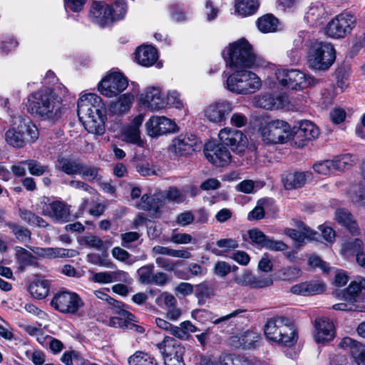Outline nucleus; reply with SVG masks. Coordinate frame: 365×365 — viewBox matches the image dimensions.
I'll return each instance as SVG.
<instances>
[{"instance_id": "nucleus-1", "label": "nucleus", "mask_w": 365, "mask_h": 365, "mask_svg": "<svg viewBox=\"0 0 365 365\" xmlns=\"http://www.w3.org/2000/svg\"><path fill=\"white\" fill-rule=\"evenodd\" d=\"M57 93L54 89H40L28 96L26 106L29 113L43 120L56 122L63 114L62 97L67 93L65 87Z\"/></svg>"}, {"instance_id": "nucleus-2", "label": "nucleus", "mask_w": 365, "mask_h": 365, "mask_svg": "<svg viewBox=\"0 0 365 365\" xmlns=\"http://www.w3.org/2000/svg\"><path fill=\"white\" fill-rule=\"evenodd\" d=\"M78 115L88 133L98 135L104 133L106 108L100 96L95 93L81 96L78 101Z\"/></svg>"}, {"instance_id": "nucleus-3", "label": "nucleus", "mask_w": 365, "mask_h": 365, "mask_svg": "<svg viewBox=\"0 0 365 365\" xmlns=\"http://www.w3.org/2000/svg\"><path fill=\"white\" fill-rule=\"evenodd\" d=\"M223 57L229 68H254L261 64V60L245 38L230 43L224 50Z\"/></svg>"}, {"instance_id": "nucleus-4", "label": "nucleus", "mask_w": 365, "mask_h": 365, "mask_svg": "<svg viewBox=\"0 0 365 365\" xmlns=\"http://www.w3.org/2000/svg\"><path fill=\"white\" fill-rule=\"evenodd\" d=\"M264 331L268 340L291 347L297 341V332L292 321L285 317H275L267 320Z\"/></svg>"}, {"instance_id": "nucleus-5", "label": "nucleus", "mask_w": 365, "mask_h": 365, "mask_svg": "<svg viewBox=\"0 0 365 365\" xmlns=\"http://www.w3.org/2000/svg\"><path fill=\"white\" fill-rule=\"evenodd\" d=\"M252 68H230L225 88L235 94L247 95L257 92L262 86V81Z\"/></svg>"}, {"instance_id": "nucleus-6", "label": "nucleus", "mask_w": 365, "mask_h": 365, "mask_svg": "<svg viewBox=\"0 0 365 365\" xmlns=\"http://www.w3.org/2000/svg\"><path fill=\"white\" fill-rule=\"evenodd\" d=\"M307 58L308 66L311 69L326 71L334 63L336 52L331 43L312 40L307 44Z\"/></svg>"}, {"instance_id": "nucleus-7", "label": "nucleus", "mask_w": 365, "mask_h": 365, "mask_svg": "<svg viewBox=\"0 0 365 365\" xmlns=\"http://www.w3.org/2000/svg\"><path fill=\"white\" fill-rule=\"evenodd\" d=\"M37 127L28 118H21L19 123L9 129L5 135L8 144L14 148H23L26 143H33L38 138Z\"/></svg>"}, {"instance_id": "nucleus-8", "label": "nucleus", "mask_w": 365, "mask_h": 365, "mask_svg": "<svg viewBox=\"0 0 365 365\" xmlns=\"http://www.w3.org/2000/svg\"><path fill=\"white\" fill-rule=\"evenodd\" d=\"M291 126L282 120H274L262 123L259 133L262 140L267 144L284 143L292 136Z\"/></svg>"}, {"instance_id": "nucleus-9", "label": "nucleus", "mask_w": 365, "mask_h": 365, "mask_svg": "<svg viewBox=\"0 0 365 365\" xmlns=\"http://www.w3.org/2000/svg\"><path fill=\"white\" fill-rule=\"evenodd\" d=\"M276 76L282 86L293 90H303L316 83L314 78L297 69L278 70Z\"/></svg>"}, {"instance_id": "nucleus-10", "label": "nucleus", "mask_w": 365, "mask_h": 365, "mask_svg": "<svg viewBox=\"0 0 365 365\" xmlns=\"http://www.w3.org/2000/svg\"><path fill=\"white\" fill-rule=\"evenodd\" d=\"M51 306L61 313L74 315L84 306V302L76 292L61 291L54 294Z\"/></svg>"}, {"instance_id": "nucleus-11", "label": "nucleus", "mask_w": 365, "mask_h": 365, "mask_svg": "<svg viewBox=\"0 0 365 365\" xmlns=\"http://www.w3.org/2000/svg\"><path fill=\"white\" fill-rule=\"evenodd\" d=\"M356 24V17L350 13H341L330 21L326 26V34L334 38H344L351 32Z\"/></svg>"}, {"instance_id": "nucleus-12", "label": "nucleus", "mask_w": 365, "mask_h": 365, "mask_svg": "<svg viewBox=\"0 0 365 365\" xmlns=\"http://www.w3.org/2000/svg\"><path fill=\"white\" fill-rule=\"evenodd\" d=\"M128 80L122 73L113 72L108 73L98 84L100 93L108 98L118 96L127 87Z\"/></svg>"}, {"instance_id": "nucleus-13", "label": "nucleus", "mask_w": 365, "mask_h": 365, "mask_svg": "<svg viewBox=\"0 0 365 365\" xmlns=\"http://www.w3.org/2000/svg\"><path fill=\"white\" fill-rule=\"evenodd\" d=\"M139 104L150 111H158L166 108L165 99L158 86L145 88L138 96Z\"/></svg>"}, {"instance_id": "nucleus-14", "label": "nucleus", "mask_w": 365, "mask_h": 365, "mask_svg": "<svg viewBox=\"0 0 365 365\" xmlns=\"http://www.w3.org/2000/svg\"><path fill=\"white\" fill-rule=\"evenodd\" d=\"M233 104L227 100H220L210 104L204 110V116L210 122L221 123L226 121L233 110Z\"/></svg>"}, {"instance_id": "nucleus-15", "label": "nucleus", "mask_w": 365, "mask_h": 365, "mask_svg": "<svg viewBox=\"0 0 365 365\" xmlns=\"http://www.w3.org/2000/svg\"><path fill=\"white\" fill-rule=\"evenodd\" d=\"M198 138L193 134H180L173 138L170 150L178 155H187L200 148Z\"/></svg>"}, {"instance_id": "nucleus-16", "label": "nucleus", "mask_w": 365, "mask_h": 365, "mask_svg": "<svg viewBox=\"0 0 365 365\" xmlns=\"http://www.w3.org/2000/svg\"><path fill=\"white\" fill-rule=\"evenodd\" d=\"M147 133L150 137H158L175 130L176 124L165 116L153 115L145 123Z\"/></svg>"}, {"instance_id": "nucleus-17", "label": "nucleus", "mask_w": 365, "mask_h": 365, "mask_svg": "<svg viewBox=\"0 0 365 365\" xmlns=\"http://www.w3.org/2000/svg\"><path fill=\"white\" fill-rule=\"evenodd\" d=\"M153 264H148L140 267L137 270L138 280L143 284L156 285L163 287L168 281L166 273L163 272H154Z\"/></svg>"}, {"instance_id": "nucleus-18", "label": "nucleus", "mask_w": 365, "mask_h": 365, "mask_svg": "<svg viewBox=\"0 0 365 365\" xmlns=\"http://www.w3.org/2000/svg\"><path fill=\"white\" fill-rule=\"evenodd\" d=\"M218 138L220 145L230 147L232 151L244 148L247 141L242 131L229 127L221 129Z\"/></svg>"}, {"instance_id": "nucleus-19", "label": "nucleus", "mask_w": 365, "mask_h": 365, "mask_svg": "<svg viewBox=\"0 0 365 365\" xmlns=\"http://www.w3.org/2000/svg\"><path fill=\"white\" fill-rule=\"evenodd\" d=\"M335 337L333 322L327 317H319L314 321V339L317 344L329 342Z\"/></svg>"}, {"instance_id": "nucleus-20", "label": "nucleus", "mask_w": 365, "mask_h": 365, "mask_svg": "<svg viewBox=\"0 0 365 365\" xmlns=\"http://www.w3.org/2000/svg\"><path fill=\"white\" fill-rule=\"evenodd\" d=\"M89 16L93 22L104 27L113 21L110 6L102 1H94L92 4Z\"/></svg>"}, {"instance_id": "nucleus-21", "label": "nucleus", "mask_w": 365, "mask_h": 365, "mask_svg": "<svg viewBox=\"0 0 365 365\" xmlns=\"http://www.w3.org/2000/svg\"><path fill=\"white\" fill-rule=\"evenodd\" d=\"M41 213L55 221L62 222H66L70 217L69 207L60 201H55L49 204L44 203Z\"/></svg>"}, {"instance_id": "nucleus-22", "label": "nucleus", "mask_w": 365, "mask_h": 365, "mask_svg": "<svg viewBox=\"0 0 365 365\" xmlns=\"http://www.w3.org/2000/svg\"><path fill=\"white\" fill-rule=\"evenodd\" d=\"M204 153L212 164L219 167L228 165L232 158L229 150L222 145H216L212 148H210L209 145H206Z\"/></svg>"}, {"instance_id": "nucleus-23", "label": "nucleus", "mask_w": 365, "mask_h": 365, "mask_svg": "<svg viewBox=\"0 0 365 365\" xmlns=\"http://www.w3.org/2000/svg\"><path fill=\"white\" fill-rule=\"evenodd\" d=\"M125 304L121 302V305L112 307L113 312L118 316L113 317L110 319L108 325L115 328H128L131 322L135 321V317L130 312L125 309Z\"/></svg>"}, {"instance_id": "nucleus-24", "label": "nucleus", "mask_w": 365, "mask_h": 365, "mask_svg": "<svg viewBox=\"0 0 365 365\" xmlns=\"http://www.w3.org/2000/svg\"><path fill=\"white\" fill-rule=\"evenodd\" d=\"M245 311L243 309H236L229 314L214 319L212 313L205 309H199L192 312V316L195 319L199 321L202 324H205L206 322L210 321L215 324H218L221 323H227L230 319L237 317L240 314H242Z\"/></svg>"}, {"instance_id": "nucleus-25", "label": "nucleus", "mask_w": 365, "mask_h": 365, "mask_svg": "<svg viewBox=\"0 0 365 365\" xmlns=\"http://www.w3.org/2000/svg\"><path fill=\"white\" fill-rule=\"evenodd\" d=\"M312 178L310 172H291L284 175L282 182L286 189L291 190L304 186Z\"/></svg>"}, {"instance_id": "nucleus-26", "label": "nucleus", "mask_w": 365, "mask_h": 365, "mask_svg": "<svg viewBox=\"0 0 365 365\" xmlns=\"http://www.w3.org/2000/svg\"><path fill=\"white\" fill-rule=\"evenodd\" d=\"M341 347H350L351 355L356 365H365V345L356 343L350 337L344 338L339 344Z\"/></svg>"}, {"instance_id": "nucleus-27", "label": "nucleus", "mask_w": 365, "mask_h": 365, "mask_svg": "<svg viewBox=\"0 0 365 365\" xmlns=\"http://www.w3.org/2000/svg\"><path fill=\"white\" fill-rule=\"evenodd\" d=\"M325 289V284L319 281L306 282L295 284L291 287V292L300 295H313L322 293Z\"/></svg>"}, {"instance_id": "nucleus-28", "label": "nucleus", "mask_w": 365, "mask_h": 365, "mask_svg": "<svg viewBox=\"0 0 365 365\" xmlns=\"http://www.w3.org/2000/svg\"><path fill=\"white\" fill-rule=\"evenodd\" d=\"M184 354L185 347L180 344L174 343L172 348L166 346L163 352L165 365H185L182 358Z\"/></svg>"}, {"instance_id": "nucleus-29", "label": "nucleus", "mask_w": 365, "mask_h": 365, "mask_svg": "<svg viewBox=\"0 0 365 365\" xmlns=\"http://www.w3.org/2000/svg\"><path fill=\"white\" fill-rule=\"evenodd\" d=\"M81 163L78 159L59 155L56 160V168L68 175L73 176L78 174Z\"/></svg>"}, {"instance_id": "nucleus-30", "label": "nucleus", "mask_w": 365, "mask_h": 365, "mask_svg": "<svg viewBox=\"0 0 365 365\" xmlns=\"http://www.w3.org/2000/svg\"><path fill=\"white\" fill-rule=\"evenodd\" d=\"M256 105L260 108L272 110L279 109L285 105V99L282 96H274L269 93H264L256 98Z\"/></svg>"}, {"instance_id": "nucleus-31", "label": "nucleus", "mask_w": 365, "mask_h": 365, "mask_svg": "<svg viewBox=\"0 0 365 365\" xmlns=\"http://www.w3.org/2000/svg\"><path fill=\"white\" fill-rule=\"evenodd\" d=\"M336 220L341 226L346 228L353 235L360 233L359 225L353 215L345 209H339L335 213Z\"/></svg>"}, {"instance_id": "nucleus-32", "label": "nucleus", "mask_w": 365, "mask_h": 365, "mask_svg": "<svg viewBox=\"0 0 365 365\" xmlns=\"http://www.w3.org/2000/svg\"><path fill=\"white\" fill-rule=\"evenodd\" d=\"M158 58L157 50L150 46H140L135 51L138 63L143 66L153 65Z\"/></svg>"}, {"instance_id": "nucleus-33", "label": "nucleus", "mask_w": 365, "mask_h": 365, "mask_svg": "<svg viewBox=\"0 0 365 365\" xmlns=\"http://www.w3.org/2000/svg\"><path fill=\"white\" fill-rule=\"evenodd\" d=\"M14 250L15 259L17 261L18 269L20 272H24L29 266H37L38 263L36 257L29 251L19 246H16Z\"/></svg>"}, {"instance_id": "nucleus-34", "label": "nucleus", "mask_w": 365, "mask_h": 365, "mask_svg": "<svg viewBox=\"0 0 365 365\" xmlns=\"http://www.w3.org/2000/svg\"><path fill=\"white\" fill-rule=\"evenodd\" d=\"M163 200V194L160 192L155 193L153 195L145 194L138 204V207L145 210L157 211L164 206Z\"/></svg>"}, {"instance_id": "nucleus-35", "label": "nucleus", "mask_w": 365, "mask_h": 365, "mask_svg": "<svg viewBox=\"0 0 365 365\" xmlns=\"http://www.w3.org/2000/svg\"><path fill=\"white\" fill-rule=\"evenodd\" d=\"M134 101L131 93L120 96L117 101L112 102L110 106V111L115 114H123L128 112Z\"/></svg>"}, {"instance_id": "nucleus-36", "label": "nucleus", "mask_w": 365, "mask_h": 365, "mask_svg": "<svg viewBox=\"0 0 365 365\" xmlns=\"http://www.w3.org/2000/svg\"><path fill=\"white\" fill-rule=\"evenodd\" d=\"M325 19L324 9L321 4L312 5L305 15V19L312 26H317Z\"/></svg>"}, {"instance_id": "nucleus-37", "label": "nucleus", "mask_w": 365, "mask_h": 365, "mask_svg": "<svg viewBox=\"0 0 365 365\" xmlns=\"http://www.w3.org/2000/svg\"><path fill=\"white\" fill-rule=\"evenodd\" d=\"M319 128L309 120H303L299 123V129L296 133L297 137L304 138V140H311L318 137Z\"/></svg>"}, {"instance_id": "nucleus-38", "label": "nucleus", "mask_w": 365, "mask_h": 365, "mask_svg": "<svg viewBox=\"0 0 365 365\" xmlns=\"http://www.w3.org/2000/svg\"><path fill=\"white\" fill-rule=\"evenodd\" d=\"M128 365H159L157 359L149 353L136 351L128 359Z\"/></svg>"}, {"instance_id": "nucleus-39", "label": "nucleus", "mask_w": 365, "mask_h": 365, "mask_svg": "<svg viewBox=\"0 0 365 365\" xmlns=\"http://www.w3.org/2000/svg\"><path fill=\"white\" fill-rule=\"evenodd\" d=\"M29 291L35 299H43L49 292L48 281L45 279H37L30 284Z\"/></svg>"}, {"instance_id": "nucleus-40", "label": "nucleus", "mask_w": 365, "mask_h": 365, "mask_svg": "<svg viewBox=\"0 0 365 365\" xmlns=\"http://www.w3.org/2000/svg\"><path fill=\"white\" fill-rule=\"evenodd\" d=\"M152 252L154 255H168L182 259H189L192 257L191 253L187 250H173L160 245L154 246L152 248Z\"/></svg>"}, {"instance_id": "nucleus-41", "label": "nucleus", "mask_w": 365, "mask_h": 365, "mask_svg": "<svg viewBox=\"0 0 365 365\" xmlns=\"http://www.w3.org/2000/svg\"><path fill=\"white\" fill-rule=\"evenodd\" d=\"M284 233L299 243L304 242L306 239L315 240L318 235L317 232L313 231L309 227H304L303 232L294 229L288 228L284 230Z\"/></svg>"}, {"instance_id": "nucleus-42", "label": "nucleus", "mask_w": 365, "mask_h": 365, "mask_svg": "<svg viewBox=\"0 0 365 365\" xmlns=\"http://www.w3.org/2000/svg\"><path fill=\"white\" fill-rule=\"evenodd\" d=\"M341 294L342 298L348 302H356L364 299L360 289V284L357 281L351 282Z\"/></svg>"}, {"instance_id": "nucleus-43", "label": "nucleus", "mask_w": 365, "mask_h": 365, "mask_svg": "<svg viewBox=\"0 0 365 365\" xmlns=\"http://www.w3.org/2000/svg\"><path fill=\"white\" fill-rule=\"evenodd\" d=\"M216 245L220 248H222L223 250H220L214 247L211 249V252L217 256H226V253L227 252L237 249L239 246V244L238 242L235 239L225 238L218 240L216 242Z\"/></svg>"}, {"instance_id": "nucleus-44", "label": "nucleus", "mask_w": 365, "mask_h": 365, "mask_svg": "<svg viewBox=\"0 0 365 365\" xmlns=\"http://www.w3.org/2000/svg\"><path fill=\"white\" fill-rule=\"evenodd\" d=\"M364 248L363 241L359 238L349 240L345 241L341 245V253L345 257H348L354 254H357L362 251Z\"/></svg>"}, {"instance_id": "nucleus-45", "label": "nucleus", "mask_w": 365, "mask_h": 365, "mask_svg": "<svg viewBox=\"0 0 365 365\" xmlns=\"http://www.w3.org/2000/svg\"><path fill=\"white\" fill-rule=\"evenodd\" d=\"M278 19L272 14H267L257 21V27L263 33L274 32L277 29Z\"/></svg>"}, {"instance_id": "nucleus-46", "label": "nucleus", "mask_w": 365, "mask_h": 365, "mask_svg": "<svg viewBox=\"0 0 365 365\" xmlns=\"http://www.w3.org/2000/svg\"><path fill=\"white\" fill-rule=\"evenodd\" d=\"M258 7L257 0H237L235 10L242 16L253 14Z\"/></svg>"}, {"instance_id": "nucleus-47", "label": "nucleus", "mask_w": 365, "mask_h": 365, "mask_svg": "<svg viewBox=\"0 0 365 365\" xmlns=\"http://www.w3.org/2000/svg\"><path fill=\"white\" fill-rule=\"evenodd\" d=\"M19 216L22 220L31 226L46 227L48 225L43 218L26 209L19 210Z\"/></svg>"}, {"instance_id": "nucleus-48", "label": "nucleus", "mask_w": 365, "mask_h": 365, "mask_svg": "<svg viewBox=\"0 0 365 365\" xmlns=\"http://www.w3.org/2000/svg\"><path fill=\"white\" fill-rule=\"evenodd\" d=\"M100 168L94 165H87L81 163V168L79 170L78 175L85 180L90 182L98 181L101 176L99 174Z\"/></svg>"}, {"instance_id": "nucleus-49", "label": "nucleus", "mask_w": 365, "mask_h": 365, "mask_svg": "<svg viewBox=\"0 0 365 365\" xmlns=\"http://www.w3.org/2000/svg\"><path fill=\"white\" fill-rule=\"evenodd\" d=\"M118 274L125 278L128 276V273L123 271H118V272H101L93 274L92 280L101 284H108L115 281Z\"/></svg>"}, {"instance_id": "nucleus-50", "label": "nucleus", "mask_w": 365, "mask_h": 365, "mask_svg": "<svg viewBox=\"0 0 365 365\" xmlns=\"http://www.w3.org/2000/svg\"><path fill=\"white\" fill-rule=\"evenodd\" d=\"M354 160V156L349 153L338 155L331 160L334 170L339 171H342L350 168Z\"/></svg>"}, {"instance_id": "nucleus-51", "label": "nucleus", "mask_w": 365, "mask_h": 365, "mask_svg": "<svg viewBox=\"0 0 365 365\" xmlns=\"http://www.w3.org/2000/svg\"><path fill=\"white\" fill-rule=\"evenodd\" d=\"M220 365H249L250 361L244 356L222 354L218 358Z\"/></svg>"}, {"instance_id": "nucleus-52", "label": "nucleus", "mask_w": 365, "mask_h": 365, "mask_svg": "<svg viewBox=\"0 0 365 365\" xmlns=\"http://www.w3.org/2000/svg\"><path fill=\"white\" fill-rule=\"evenodd\" d=\"M164 198V205L167 200L177 203L182 202L185 200V193L176 187H170L165 192H161Z\"/></svg>"}, {"instance_id": "nucleus-53", "label": "nucleus", "mask_w": 365, "mask_h": 365, "mask_svg": "<svg viewBox=\"0 0 365 365\" xmlns=\"http://www.w3.org/2000/svg\"><path fill=\"white\" fill-rule=\"evenodd\" d=\"M6 225L11 230L13 234L19 242H24L30 240L31 233L29 229L12 222H9Z\"/></svg>"}, {"instance_id": "nucleus-54", "label": "nucleus", "mask_w": 365, "mask_h": 365, "mask_svg": "<svg viewBox=\"0 0 365 365\" xmlns=\"http://www.w3.org/2000/svg\"><path fill=\"white\" fill-rule=\"evenodd\" d=\"M260 336L254 331H247L239 337V343L244 349H252L259 341Z\"/></svg>"}, {"instance_id": "nucleus-55", "label": "nucleus", "mask_w": 365, "mask_h": 365, "mask_svg": "<svg viewBox=\"0 0 365 365\" xmlns=\"http://www.w3.org/2000/svg\"><path fill=\"white\" fill-rule=\"evenodd\" d=\"M165 99L166 106L181 109L184 106L183 100L179 92L175 90L168 91Z\"/></svg>"}, {"instance_id": "nucleus-56", "label": "nucleus", "mask_w": 365, "mask_h": 365, "mask_svg": "<svg viewBox=\"0 0 365 365\" xmlns=\"http://www.w3.org/2000/svg\"><path fill=\"white\" fill-rule=\"evenodd\" d=\"M27 168L32 175L41 176L49 172L48 165H42L35 160H28Z\"/></svg>"}, {"instance_id": "nucleus-57", "label": "nucleus", "mask_w": 365, "mask_h": 365, "mask_svg": "<svg viewBox=\"0 0 365 365\" xmlns=\"http://www.w3.org/2000/svg\"><path fill=\"white\" fill-rule=\"evenodd\" d=\"M111 253L115 259L123 262L130 265L138 260L136 257L132 259L130 253L120 247H115L113 248Z\"/></svg>"}, {"instance_id": "nucleus-58", "label": "nucleus", "mask_w": 365, "mask_h": 365, "mask_svg": "<svg viewBox=\"0 0 365 365\" xmlns=\"http://www.w3.org/2000/svg\"><path fill=\"white\" fill-rule=\"evenodd\" d=\"M192 323L190 321H185L180 324L179 327L175 326L173 329V335L180 339H187L190 333Z\"/></svg>"}, {"instance_id": "nucleus-59", "label": "nucleus", "mask_w": 365, "mask_h": 365, "mask_svg": "<svg viewBox=\"0 0 365 365\" xmlns=\"http://www.w3.org/2000/svg\"><path fill=\"white\" fill-rule=\"evenodd\" d=\"M155 302L163 308L170 309L175 307L177 300L171 294L163 292L156 298Z\"/></svg>"}, {"instance_id": "nucleus-60", "label": "nucleus", "mask_w": 365, "mask_h": 365, "mask_svg": "<svg viewBox=\"0 0 365 365\" xmlns=\"http://www.w3.org/2000/svg\"><path fill=\"white\" fill-rule=\"evenodd\" d=\"M279 273L282 280L294 281L300 277L301 270L295 267H287L282 268Z\"/></svg>"}, {"instance_id": "nucleus-61", "label": "nucleus", "mask_w": 365, "mask_h": 365, "mask_svg": "<svg viewBox=\"0 0 365 365\" xmlns=\"http://www.w3.org/2000/svg\"><path fill=\"white\" fill-rule=\"evenodd\" d=\"M113 21L120 20L124 18L127 12V6L123 1H118L110 6Z\"/></svg>"}, {"instance_id": "nucleus-62", "label": "nucleus", "mask_w": 365, "mask_h": 365, "mask_svg": "<svg viewBox=\"0 0 365 365\" xmlns=\"http://www.w3.org/2000/svg\"><path fill=\"white\" fill-rule=\"evenodd\" d=\"M313 169L317 173L323 175H329L334 170L331 160L317 162L314 164Z\"/></svg>"}, {"instance_id": "nucleus-63", "label": "nucleus", "mask_w": 365, "mask_h": 365, "mask_svg": "<svg viewBox=\"0 0 365 365\" xmlns=\"http://www.w3.org/2000/svg\"><path fill=\"white\" fill-rule=\"evenodd\" d=\"M125 137L126 141L138 145H142L143 141L140 138V133L139 129L128 127L125 132Z\"/></svg>"}, {"instance_id": "nucleus-64", "label": "nucleus", "mask_w": 365, "mask_h": 365, "mask_svg": "<svg viewBox=\"0 0 365 365\" xmlns=\"http://www.w3.org/2000/svg\"><path fill=\"white\" fill-rule=\"evenodd\" d=\"M351 192L352 201L359 205L365 206V189L354 186Z\"/></svg>"}]
</instances>
